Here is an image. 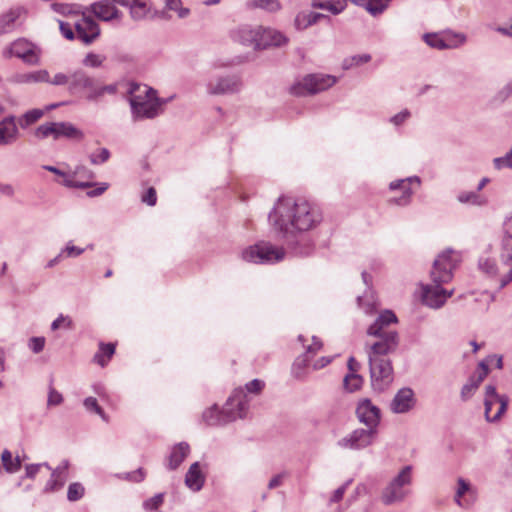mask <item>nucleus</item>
Returning a JSON list of instances; mask_svg holds the SVG:
<instances>
[{
	"label": "nucleus",
	"mask_w": 512,
	"mask_h": 512,
	"mask_svg": "<svg viewBox=\"0 0 512 512\" xmlns=\"http://www.w3.org/2000/svg\"><path fill=\"white\" fill-rule=\"evenodd\" d=\"M51 8L62 15H68V14H76L78 13L76 10L73 9L72 5L64 4V3H53L51 5Z\"/></svg>",
	"instance_id": "54"
},
{
	"label": "nucleus",
	"mask_w": 512,
	"mask_h": 512,
	"mask_svg": "<svg viewBox=\"0 0 512 512\" xmlns=\"http://www.w3.org/2000/svg\"><path fill=\"white\" fill-rule=\"evenodd\" d=\"M457 483H458V488H457L456 493H455V502L460 507H468V504H464L461 501V498L465 494H469L470 496H472L474 498L476 496V490L474 488H472L470 486V484L465 479H463V478H459Z\"/></svg>",
	"instance_id": "33"
},
{
	"label": "nucleus",
	"mask_w": 512,
	"mask_h": 512,
	"mask_svg": "<svg viewBox=\"0 0 512 512\" xmlns=\"http://www.w3.org/2000/svg\"><path fill=\"white\" fill-rule=\"evenodd\" d=\"M285 251L269 242H260L242 252L243 260L256 264H268L281 261Z\"/></svg>",
	"instance_id": "8"
},
{
	"label": "nucleus",
	"mask_w": 512,
	"mask_h": 512,
	"mask_svg": "<svg viewBox=\"0 0 512 512\" xmlns=\"http://www.w3.org/2000/svg\"><path fill=\"white\" fill-rule=\"evenodd\" d=\"M90 11L101 21L109 22L122 17L112 0H99L90 5Z\"/></svg>",
	"instance_id": "20"
},
{
	"label": "nucleus",
	"mask_w": 512,
	"mask_h": 512,
	"mask_svg": "<svg viewBox=\"0 0 512 512\" xmlns=\"http://www.w3.org/2000/svg\"><path fill=\"white\" fill-rule=\"evenodd\" d=\"M141 200L149 206H154L157 201L156 190L153 187H150L142 196Z\"/></svg>",
	"instance_id": "61"
},
{
	"label": "nucleus",
	"mask_w": 512,
	"mask_h": 512,
	"mask_svg": "<svg viewBox=\"0 0 512 512\" xmlns=\"http://www.w3.org/2000/svg\"><path fill=\"white\" fill-rule=\"evenodd\" d=\"M493 164L497 170L504 168L512 169V148L504 156L494 158Z\"/></svg>",
	"instance_id": "49"
},
{
	"label": "nucleus",
	"mask_w": 512,
	"mask_h": 512,
	"mask_svg": "<svg viewBox=\"0 0 512 512\" xmlns=\"http://www.w3.org/2000/svg\"><path fill=\"white\" fill-rule=\"evenodd\" d=\"M84 495V487L78 483H71L68 487L67 498L69 501H77Z\"/></svg>",
	"instance_id": "48"
},
{
	"label": "nucleus",
	"mask_w": 512,
	"mask_h": 512,
	"mask_svg": "<svg viewBox=\"0 0 512 512\" xmlns=\"http://www.w3.org/2000/svg\"><path fill=\"white\" fill-rule=\"evenodd\" d=\"M264 387V382L259 379H254L245 385V390L250 393H259Z\"/></svg>",
	"instance_id": "62"
},
{
	"label": "nucleus",
	"mask_w": 512,
	"mask_h": 512,
	"mask_svg": "<svg viewBox=\"0 0 512 512\" xmlns=\"http://www.w3.org/2000/svg\"><path fill=\"white\" fill-rule=\"evenodd\" d=\"M84 252L83 248L76 247L72 242H68L66 247L61 250L62 255L66 257H77Z\"/></svg>",
	"instance_id": "56"
},
{
	"label": "nucleus",
	"mask_w": 512,
	"mask_h": 512,
	"mask_svg": "<svg viewBox=\"0 0 512 512\" xmlns=\"http://www.w3.org/2000/svg\"><path fill=\"white\" fill-rule=\"evenodd\" d=\"M25 12L22 7L10 9L8 12L0 16V35L11 30L14 22Z\"/></svg>",
	"instance_id": "31"
},
{
	"label": "nucleus",
	"mask_w": 512,
	"mask_h": 512,
	"mask_svg": "<svg viewBox=\"0 0 512 512\" xmlns=\"http://www.w3.org/2000/svg\"><path fill=\"white\" fill-rule=\"evenodd\" d=\"M257 50L271 46L280 47L288 42V38L272 28L258 27Z\"/></svg>",
	"instance_id": "18"
},
{
	"label": "nucleus",
	"mask_w": 512,
	"mask_h": 512,
	"mask_svg": "<svg viewBox=\"0 0 512 512\" xmlns=\"http://www.w3.org/2000/svg\"><path fill=\"white\" fill-rule=\"evenodd\" d=\"M105 60H106V57L104 55L90 52L85 56L82 63L84 66H87V67L98 68V67L102 66V64Z\"/></svg>",
	"instance_id": "47"
},
{
	"label": "nucleus",
	"mask_w": 512,
	"mask_h": 512,
	"mask_svg": "<svg viewBox=\"0 0 512 512\" xmlns=\"http://www.w3.org/2000/svg\"><path fill=\"white\" fill-rule=\"evenodd\" d=\"M384 346L370 345L368 350L371 385L378 392L386 390L394 380L392 362L388 356L395 352V342Z\"/></svg>",
	"instance_id": "4"
},
{
	"label": "nucleus",
	"mask_w": 512,
	"mask_h": 512,
	"mask_svg": "<svg viewBox=\"0 0 512 512\" xmlns=\"http://www.w3.org/2000/svg\"><path fill=\"white\" fill-rule=\"evenodd\" d=\"M397 317L391 310L383 311L367 330L369 336H374L377 340L371 345H384L395 342V351L399 345V336L395 330L389 328L392 323H397Z\"/></svg>",
	"instance_id": "7"
},
{
	"label": "nucleus",
	"mask_w": 512,
	"mask_h": 512,
	"mask_svg": "<svg viewBox=\"0 0 512 512\" xmlns=\"http://www.w3.org/2000/svg\"><path fill=\"white\" fill-rule=\"evenodd\" d=\"M70 80V74H64V73H57L54 75L53 78L49 77V81H45V83H49L55 86H61V85H69Z\"/></svg>",
	"instance_id": "53"
},
{
	"label": "nucleus",
	"mask_w": 512,
	"mask_h": 512,
	"mask_svg": "<svg viewBox=\"0 0 512 512\" xmlns=\"http://www.w3.org/2000/svg\"><path fill=\"white\" fill-rule=\"evenodd\" d=\"M205 482V477L201 472L200 464L198 462L193 463L185 476V484L188 488L193 491H199Z\"/></svg>",
	"instance_id": "27"
},
{
	"label": "nucleus",
	"mask_w": 512,
	"mask_h": 512,
	"mask_svg": "<svg viewBox=\"0 0 512 512\" xmlns=\"http://www.w3.org/2000/svg\"><path fill=\"white\" fill-rule=\"evenodd\" d=\"M74 27L78 38L85 44H91L100 35V27L91 17L83 16Z\"/></svg>",
	"instance_id": "16"
},
{
	"label": "nucleus",
	"mask_w": 512,
	"mask_h": 512,
	"mask_svg": "<svg viewBox=\"0 0 512 512\" xmlns=\"http://www.w3.org/2000/svg\"><path fill=\"white\" fill-rule=\"evenodd\" d=\"M19 138L18 130H0V145H9Z\"/></svg>",
	"instance_id": "50"
},
{
	"label": "nucleus",
	"mask_w": 512,
	"mask_h": 512,
	"mask_svg": "<svg viewBox=\"0 0 512 512\" xmlns=\"http://www.w3.org/2000/svg\"><path fill=\"white\" fill-rule=\"evenodd\" d=\"M59 28L61 34L68 40H73L75 38V34L72 30V27L69 23L59 21Z\"/></svg>",
	"instance_id": "63"
},
{
	"label": "nucleus",
	"mask_w": 512,
	"mask_h": 512,
	"mask_svg": "<svg viewBox=\"0 0 512 512\" xmlns=\"http://www.w3.org/2000/svg\"><path fill=\"white\" fill-rule=\"evenodd\" d=\"M445 44L446 43H454V48L459 47L460 45L464 44L467 40L466 35L463 33H457L451 30L445 31L443 33Z\"/></svg>",
	"instance_id": "46"
},
{
	"label": "nucleus",
	"mask_w": 512,
	"mask_h": 512,
	"mask_svg": "<svg viewBox=\"0 0 512 512\" xmlns=\"http://www.w3.org/2000/svg\"><path fill=\"white\" fill-rule=\"evenodd\" d=\"M248 9H262L269 13H275L281 10L282 5L279 0H249L246 2Z\"/></svg>",
	"instance_id": "32"
},
{
	"label": "nucleus",
	"mask_w": 512,
	"mask_h": 512,
	"mask_svg": "<svg viewBox=\"0 0 512 512\" xmlns=\"http://www.w3.org/2000/svg\"><path fill=\"white\" fill-rule=\"evenodd\" d=\"M348 0H312V7L327 10L333 15H338L347 7Z\"/></svg>",
	"instance_id": "30"
},
{
	"label": "nucleus",
	"mask_w": 512,
	"mask_h": 512,
	"mask_svg": "<svg viewBox=\"0 0 512 512\" xmlns=\"http://www.w3.org/2000/svg\"><path fill=\"white\" fill-rule=\"evenodd\" d=\"M321 19L330 18L322 13L318 12H299L294 19V26L297 30H304L316 23H318Z\"/></svg>",
	"instance_id": "26"
},
{
	"label": "nucleus",
	"mask_w": 512,
	"mask_h": 512,
	"mask_svg": "<svg viewBox=\"0 0 512 512\" xmlns=\"http://www.w3.org/2000/svg\"><path fill=\"white\" fill-rule=\"evenodd\" d=\"M45 346V338L44 337H33L29 341V348L34 353H40Z\"/></svg>",
	"instance_id": "59"
},
{
	"label": "nucleus",
	"mask_w": 512,
	"mask_h": 512,
	"mask_svg": "<svg viewBox=\"0 0 512 512\" xmlns=\"http://www.w3.org/2000/svg\"><path fill=\"white\" fill-rule=\"evenodd\" d=\"M269 221L283 237L314 228L321 221L319 209L304 199L281 197L269 213Z\"/></svg>",
	"instance_id": "1"
},
{
	"label": "nucleus",
	"mask_w": 512,
	"mask_h": 512,
	"mask_svg": "<svg viewBox=\"0 0 512 512\" xmlns=\"http://www.w3.org/2000/svg\"><path fill=\"white\" fill-rule=\"evenodd\" d=\"M258 27L252 28L243 26L239 28L236 33V39L245 46L253 47L257 50Z\"/></svg>",
	"instance_id": "29"
},
{
	"label": "nucleus",
	"mask_w": 512,
	"mask_h": 512,
	"mask_svg": "<svg viewBox=\"0 0 512 512\" xmlns=\"http://www.w3.org/2000/svg\"><path fill=\"white\" fill-rule=\"evenodd\" d=\"M83 404H84V407L86 408V410H88L90 412H94L97 415H99L104 421H108V418H107L105 412L99 406L96 398H94V397H87L84 400Z\"/></svg>",
	"instance_id": "45"
},
{
	"label": "nucleus",
	"mask_w": 512,
	"mask_h": 512,
	"mask_svg": "<svg viewBox=\"0 0 512 512\" xmlns=\"http://www.w3.org/2000/svg\"><path fill=\"white\" fill-rule=\"evenodd\" d=\"M189 452L190 447L186 442H180L175 445L168 457V468L170 470L177 469L188 456Z\"/></svg>",
	"instance_id": "28"
},
{
	"label": "nucleus",
	"mask_w": 512,
	"mask_h": 512,
	"mask_svg": "<svg viewBox=\"0 0 512 512\" xmlns=\"http://www.w3.org/2000/svg\"><path fill=\"white\" fill-rule=\"evenodd\" d=\"M363 383V378L357 373H348L343 380L344 388L348 392H354L358 390Z\"/></svg>",
	"instance_id": "42"
},
{
	"label": "nucleus",
	"mask_w": 512,
	"mask_h": 512,
	"mask_svg": "<svg viewBox=\"0 0 512 512\" xmlns=\"http://www.w3.org/2000/svg\"><path fill=\"white\" fill-rule=\"evenodd\" d=\"M129 8L131 17L134 20H142L148 13L147 4L143 0H135Z\"/></svg>",
	"instance_id": "43"
},
{
	"label": "nucleus",
	"mask_w": 512,
	"mask_h": 512,
	"mask_svg": "<svg viewBox=\"0 0 512 512\" xmlns=\"http://www.w3.org/2000/svg\"><path fill=\"white\" fill-rule=\"evenodd\" d=\"M110 157V152L106 148H101L99 154L92 153L90 155V162L94 165L106 162Z\"/></svg>",
	"instance_id": "51"
},
{
	"label": "nucleus",
	"mask_w": 512,
	"mask_h": 512,
	"mask_svg": "<svg viewBox=\"0 0 512 512\" xmlns=\"http://www.w3.org/2000/svg\"><path fill=\"white\" fill-rule=\"evenodd\" d=\"M336 82V77L332 75L311 74L293 84L290 93L295 96L312 95L332 87Z\"/></svg>",
	"instance_id": "9"
},
{
	"label": "nucleus",
	"mask_w": 512,
	"mask_h": 512,
	"mask_svg": "<svg viewBox=\"0 0 512 512\" xmlns=\"http://www.w3.org/2000/svg\"><path fill=\"white\" fill-rule=\"evenodd\" d=\"M501 265L508 267V272L500 278V288L512 281V217L505 224V236L502 239L499 255Z\"/></svg>",
	"instance_id": "13"
},
{
	"label": "nucleus",
	"mask_w": 512,
	"mask_h": 512,
	"mask_svg": "<svg viewBox=\"0 0 512 512\" xmlns=\"http://www.w3.org/2000/svg\"><path fill=\"white\" fill-rule=\"evenodd\" d=\"M14 84H30L49 81V72L47 70H37L33 72L17 73L9 79Z\"/></svg>",
	"instance_id": "25"
},
{
	"label": "nucleus",
	"mask_w": 512,
	"mask_h": 512,
	"mask_svg": "<svg viewBox=\"0 0 512 512\" xmlns=\"http://www.w3.org/2000/svg\"><path fill=\"white\" fill-rule=\"evenodd\" d=\"M459 262L460 254L452 249H446L437 256L431 270L432 284L423 286L422 301L426 306L438 309L451 297L453 290L448 292L441 285L451 281L452 271Z\"/></svg>",
	"instance_id": "2"
},
{
	"label": "nucleus",
	"mask_w": 512,
	"mask_h": 512,
	"mask_svg": "<svg viewBox=\"0 0 512 512\" xmlns=\"http://www.w3.org/2000/svg\"><path fill=\"white\" fill-rule=\"evenodd\" d=\"M415 182L418 186L420 185L421 181L420 178L417 176L407 177L405 179H399L392 181L389 184L390 190H396L401 189L402 195L397 198H393L391 202L398 206H406L410 203L411 197L413 195V191L410 187V185Z\"/></svg>",
	"instance_id": "19"
},
{
	"label": "nucleus",
	"mask_w": 512,
	"mask_h": 512,
	"mask_svg": "<svg viewBox=\"0 0 512 512\" xmlns=\"http://www.w3.org/2000/svg\"><path fill=\"white\" fill-rule=\"evenodd\" d=\"M5 57L15 56L28 65L40 63L41 49L25 38H19L4 51Z\"/></svg>",
	"instance_id": "11"
},
{
	"label": "nucleus",
	"mask_w": 512,
	"mask_h": 512,
	"mask_svg": "<svg viewBox=\"0 0 512 512\" xmlns=\"http://www.w3.org/2000/svg\"><path fill=\"white\" fill-rule=\"evenodd\" d=\"M391 0H368L365 9L372 15L382 14L388 7Z\"/></svg>",
	"instance_id": "41"
},
{
	"label": "nucleus",
	"mask_w": 512,
	"mask_h": 512,
	"mask_svg": "<svg viewBox=\"0 0 512 512\" xmlns=\"http://www.w3.org/2000/svg\"><path fill=\"white\" fill-rule=\"evenodd\" d=\"M34 136L38 140L52 137L55 141L62 138L77 141L83 137L81 130H35Z\"/></svg>",
	"instance_id": "24"
},
{
	"label": "nucleus",
	"mask_w": 512,
	"mask_h": 512,
	"mask_svg": "<svg viewBox=\"0 0 512 512\" xmlns=\"http://www.w3.org/2000/svg\"><path fill=\"white\" fill-rule=\"evenodd\" d=\"M249 400L243 388L235 389L221 411L214 405L202 414L203 421L209 426L225 425L246 416Z\"/></svg>",
	"instance_id": "5"
},
{
	"label": "nucleus",
	"mask_w": 512,
	"mask_h": 512,
	"mask_svg": "<svg viewBox=\"0 0 512 512\" xmlns=\"http://www.w3.org/2000/svg\"><path fill=\"white\" fill-rule=\"evenodd\" d=\"M356 415L359 422L366 425L367 429L377 430L380 422V409L370 399L365 398L359 401Z\"/></svg>",
	"instance_id": "15"
},
{
	"label": "nucleus",
	"mask_w": 512,
	"mask_h": 512,
	"mask_svg": "<svg viewBox=\"0 0 512 512\" xmlns=\"http://www.w3.org/2000/svg\"><path fill=\"white\" fill-rule=\"evenodd\" d=\"M488 374V366L484 361L478 365V370L471 375L466 384L461 388L460 396L463 401L469 400L479 388L481 382Z\"/></svg>",
	"instance_id": "21"
},
{
	"label": "nucleus",
	"mask_w": 512,
	"mask_h": 512,
	"mask_svg": "<svg viewBox=\"0 0 512 512\" xmlns=\"http://www.w3.org/2000/svg\"><path fill=\"white\" fill-rule=\"evenodd\" d=\"M512 95V80L504 86L495 96V102H504Z\"/></svg>",
	"instance_id": "60"
},
{
	"label": "nucleus",
	"mask_w": 512,
	"mask_h": 512,
	"mask_svg": "<svg viewBox=\"0 0 512 512\" xmlns=\"http://www.w3.org/2000/svg\"><path fill=\"white\" fill-rule=\"evenodd\" d=\"M94 87V79L85 71L79 69L70 74L69 85L67 87L71 95H79L84 91L90 93Z\"/></svg>",
	"instance_id": "17"
},
{
	"label": "nucleus",
	"mask_w": 512,
	"mask_h": 512,
	"mask_svg": "<svg viewBox=\"0 0 512 512\" xmlns=\"http://www.w3.org/2000/svg\"><path fill=\"white\" fill-rule=\"evenodd\" d=\"M63 401V396L52 386L49 387L47 405L48 406H57L60 405Z\"/></svg>",
	"instance_id": "52"
},
{
	"label": "nucleus",
	"mask_w": 512,
	"mask_h": 512,
	"mask_svg": "<svg viewBox=\"0 0 512 512\" xmlns=\"http://www.w3.org/2000/svg\"><path fill=\"white\" fill-rule=\"evenodd\" d=\"M126 93L131 114L135 120L154 119L164 110L166 99L158 97V92L147 84L128 82Z\"/></svg>",
	"instance_id": "3"
},
{
	"label": "nucleus",
	"mask_w": 512,
	"mask_h": 512,
	"mask_svg": "<svg viewBox=\"0 0 512 512\" xmlns=\"http://www.w3.org/2000/svg\"><path fill=\"white\" fill-rule=\"evenodd\" d=\"M243 82L237 74L216 75L205 84L206 92L211 96L232 95L242 90Z\"/></svg>",
	"instance_id": "10"
},
{
	"label": "nucleus",
	"mask_w": 512,
	"mask_h": 512,
	"mask_svg": "<svg viewBox=\"0 0 512 512\" xmlns=\"http://www.w3.org/2000/svg\"><path fill=\"white\" fill-rule=\"evenodd\" d=\"M457 199L460 203L471 204L475 206H482L486 203V200L476 192H461Z\"/></svg>",
	"instance_id": "40"
},
{
	"label": "nucleus",
	"mask_w": 512,
	"mask_h": 512,
	"mask_svg": "<svg viewBox=\"0 0 512 512\" xmlns=\"http://www.w3.org/2000/svg\"><path fill=\"white\" fill-rule=\"evenodd\" d=\"M485 418L488 422L497 421L506 411L508 406V397L499 395L493 385L485 387Z\"/></svg>",
	"instance_id": "12"
},
{
	"label": "nucleus",
	"mask_w": 512,
	"mask_h": 512,
	"mask_svg": "<svg viewBox=\"0 0 512 512\" xmlns=\"http://www.w3.org/2000/svg\"><path fill=\"white\" fill-rule=\"evenodd\" d=\"M479 269L490 277H495L499 274V268L495 259L489 257H481L478 261Z\"/></svg>",
	"instance_id": "37"
},
{
	"label": "nucleus",
	"mask_w": 512,
	"mask_h": 512,
	"mask_svg": "<svg viewBox=\"0 0 512 512\" xmlns=\"http://www.w3.org/2000/svg\"><path fill=\"white\" fill-rule=\"evenodd\" d=\"M44 110L42 109H32L23 114L20 118L16 119L14 116L5 117L2 121H0V128H7L8 126L11 128H25L26 126H30L38 121L43 115Z\"/></svg>",
	"instance_id": "22"
},
{
	"label": "nucleus",
	"mask_w": 512,
	"mask_h": 512,
	"mask_svg": "<svg viewBox=\"0 0 512 512\" xmlns=\"http://www.w3.org/2000/svg\"><path fill=\"white\" fill-rule=\"evenodd\" d=\"M425 42L432 48L436 49H453L454 43H446L444 36H439L437 34H425L424 35Z\"/></svg>",
	"instance_id": "39"
},
{
	"label": "nucleus",
	"mask_w": 512,
	"mask_h": 512,
	"mask_svg": "<svg viewBox=\"0 0 512 512\" xmlns=\"http://www.w3.org/2000/svg\"><path fill=\"white\" fill-rule=\"evenodd\" d=\"M412 482V467L405 466L382 489L380 500L385 506L398 505L410 495L408 488Z\"/></svg>",
	"instance_id": "6"
},
{
	"label": "nucleus",
	"mask_w": 512,
	"mask_h": 512,
	"mask_svg": "<svg viewBox=\"0 0 512 512\" xmlns=\"http://www.w3.org/2000/svg\"><path fill=\"white\" fill-rule=\"evenodd\" d=\"M117 91V87L115 84L105 85L101 87H96L94 85L93 90L87 94V99L89 101H95L102 97L105 93L115 94Z\"/></svg>",
	"instance_id": "44"
},
{
	"label": "nucleus",
	"mask_w": 512,
	"mask_h": 512,
	"mask_svg": "<svg viewBox=\"0 0 512 512\" xmlns=\"http://www.w3.org/2000/svg\"><path fill=\"white\" fill-rule=\"evenodd\" d=\"M409 117H410V112L407 109H405V110L399 112L398 114L394 115L393 117H391L389 122H390V124H392L394 126H400V125H403Z\"/></svg>",
	"instance_id": "58"
},
{
	"label": "nucleus",
	"mask_w": 512,
	"mask_h": 512,
	"mask_svg": "<svg viewBox=\"0 0 512 512\" xmlns=\"http://www.w3.org/2000/svg\"><path fill=\"white\" fill-rule=\"evenodd\" d=\"M65 483V477H53V473H51V478L46 483V490L54 491L61 488Z\"/></svg>",
	"instance_id": "57"
},
{
	"label": "nucleus",
	"mask_w": 512,
	"mask_h": 512,
	"mask_svg": "<svg viewBox=\"0 0 512 512\" xmlns=\"http://www.w3.org/2000/svg\"><path fill=\"white\" fill-rule=\"evenodd\" d=\"M115 352V346L111 343L101 344L99 351L94 356V361L100 366H105Z\"/></svg>",
	"instance_id": "36"
},
{
	"label": "nucleus",
	"mask_w": 512,
	"mask_h": 512,
	"mask_svg": "<svg viewBox=\"0 0 512 512\" xmlns=\"http://www.w3.org/2000/svg\"><path fill=\"white\" fill-rule=\"evenodd\" d=\"M310 361V357L307 354L299 356L292 366V374L296 379H304L307 376L306 368Z\"/></svg>",
	"instance_id": "35"
},
{
	"label": "nucleus",
	"mask_w": 512,
	"mask_h": 512,
	"mask_svg": "<svg viewBox=\"0 0 512 512\" xmlns=\"http://www.w3.org/2000/svg\"><path fill=\"white\" fill-rule=\"evenodd\" d=\"M371 58V55L368 53L347 57L342 61V68L344 70H349L353 67L368 63L371 60Z\"/></svg>",
	"instance_id": "38"
},
{
	"label": "nucleus",
	"mask_w": 512,
	"mask_h": 512,
	"mask_svg": "<svg viewBox=\"0 0 512 512\" xmlns=\"http://www.w3.org/2000/svg\"><path fill=\"white\" fill-rule=\"evenodd\" d=\"M163 503V494H156L152 498L146 500L143 504L146 510H155Z\"/></svg>",
	"instance_id": "55"
},
{
	"label": "nucleus",
	"mask_w": 512,
	"mask_h": 512,
	"mask_svg": "<svg viewBox=\"0 0 512 512\" xmlns=\"http://www.w3.org/2000/svg\"><path fill=\"white\" fill-rule=\"evenodd\" d=\"M415 403L414 393L410 388L400 389L391 402V410L396 414L407 413Z\"/></svg>",
	"instance_id": "23"
},
{
	"label": "nucleus",
	"mask_w": 512,
	"mask_h": 512,
	"mask_svg": "<svg viewBox=\"0 0 512 512\" xmlns=\"http://www.w3.org/2000/svg\"><path fill=\"white\" fill-rule=\"evenodd\" d=\"M377 433L375 429H355L341 438L337 445L343 449L360 450L369 446Z\"/></svg>",
	"instance_id": "14"
},
{
	"label": "nucleus",
	"mask_w": 512,
	"mask_h": 512,
	"mask_svg": "<svg viewBox=\"0 0 512 512\" xmlns=\"http://www.w3.org/2000/svg\"><path fill=\"white\" fill-rule=\"evenodd\" d=\"M312 341V344L306 349L305 354H307V356H309V354L315 355L322 348V342L317 337L313 336Z\"/></svg>",
	"instance_id": "64"
},
{
	"label": "nucleus",
	"mask_w": 512,
	"mask_h": 512,
	"mask_svg": "<svg viewBox=\"0 0 512 512\" xmlns=\"http://www.w3.org/2000/svg\"><path fill=\"white\" fill-rule=\"evenodd\" d=\"M1 461L4 469L8 473H15L21 468V461L19 457L13 459L12 454L9 450L5 449L1 454Z\"/></svg>",
	"instance_id": "34"
}]
</instances>
